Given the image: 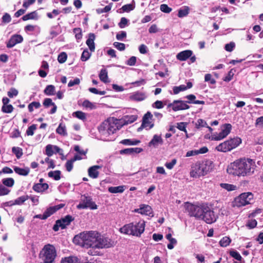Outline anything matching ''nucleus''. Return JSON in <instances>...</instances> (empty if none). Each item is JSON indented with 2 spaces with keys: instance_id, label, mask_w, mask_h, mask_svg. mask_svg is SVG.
Wrapping results in <instances>:
<instances>
[{
  "instance_id": "1",
  "label": "nucleus",
  "mask_w": 263,
  "mask_h": 263,
  "mask_svg": "<svg viewBox=\"0 0 263 263\" xmlns=\"http://www.w3.org/2000/svg\"><path fill=\"white\" fill-rule=\"evenodd\" d=\"M73 242L85 248H89L88 254L91 256L100 255L99 249L108 248L113 246L114 242L96 231L82 232L76 235Z\"/></svg>"
},
{
  "instance_id": "2",
  "label": "nucleus",
  "mask_w": 263,
  "mask_h": 263,
  "mask_svg": "<svg viewBox=\"0 0 263 263\" xmlns=\"http://www.w3.org/2000/svg\"><path fill=\"white\" fill-rule=\"evenodd\" d=\"M256 168L255 161L250 158H242L231 163L227 171L230 175L238 177L249 176L253 174Z\"/></svg>"
},
{
  "instance_id": "3",
  "label": "nucleus",
  "mask_w": 263,
  "mask_h": 263,
  "mask_svg": "<svg viewBox=\"0 0 263 263\" xmlns=\"http://www.w3.org/2000/svg\"><path fill=\"white\" fill-rule=\"evenodd\" d=\"M145 222L140 221L138 222H132L125 224L119 231L121 233L140 237L145 230Z\"/></svg>"
},
{
  "instance_id": "4",
  "label": "nucleus",
  "mask_w": 263,
  "mask_h": 263,
  "mask_svg": "<svg viewBox=\"0 0 263 263\" xmlns=\"http://www.w3.org/2000/svg\"><path fill=\"white\" fill-rule=\"evenodd\" d=\"M120 122L119 119L114 117L108 118L101 126L102 133L105 134L106 133L108 135L114 134L117 130L122 127Z\"/></svg>"
},
{
  "instance_id": "5",
  "label": "nucleus",
  "mask_w": 263,
  "mask_h": 263,
  "mask_svg": "<svg viewBox=\"0 0 263 263\" xmlns=\"http://www.w3.org/2000/svg\"><path fill=\"white\" fill-rule=\"evenodd\" d=\"M241 143L240 138L236 137L227 140L217 145L216 147L217 151L221 152H227L237 147Z\"/></svg>"
},
{
  "instance_id": "6",
  "label": "nucleus",
  "mask_w": 263,
  "mask_h": 263,
  "mask_svg": "<svg viewBox=\"0 0 263 263\" xmlns=\"http://www.w3.org/2000/svg\"><path fill=\"white\" fill-rule=\"evenodd\" d=\"M253 199V195L251 192H247L241 194L236 197L233 201V206L241 207L250 204Z\"/></svg>"
},
{
  "instance_id": "7",
  "label": "nucleus",
  "mask_w": 263,
  "mask_h": 263,
  "mask_svg": "<svg viewBox=\"0 0 263 263\" xmlns=\"http://www.w3.org/2000/svg\"><path fill=\"white\" fill-rule=\"evenodd\" d=\"M206 205V204H202L200 206L190 204L187 206V210L191 216L201 219Z\"/></svg>"
},
{
  "instance_id": "8",
  "label": "nucleus",
  "mask_w": 263,
  "mask_h": 263,
  "mask_svg": "<svg viewBox=\"0 0 263 263\" xmlns=\"http://www.w3.org/2000/svg\"><path fill=\"white\" fill-rule=\"evenodd\" d=\"M79 209H84L89 208L91 210L97 209V205L92 201V198L90 196L83 195L81 198V202L77 205Z\"/></svg>"
},
{
  "instance_id": "9",
  "label": "nucleus",
  "mask_w": 263,
  "mask_h": 263,
  "mask_svg": "<svg viewBox=\"0 0 263 263\" xmlns=\"http://www.w3.org/2000/svg\"><path fill=\"white\" fill-rule=\"evenodd\" d=\"M218 216L215 214L213 210L206 205L201 219L208 224H211L215 222Z\"/></svg>"
},
{
  "instance_id": "10",
  "label": "nucleus",
  "mask_w": 263,
  "mask_h": 263,
  "mask_svg": "<svg viewBox=\"0 0 263 263\" xmlns=\"http://www.w3.org/2000/svg\"><path fill=\"white\" fill-rule=\"evenodd\" d=\"M167 107H171L174 111H177L187 109L190 108V106L185 101L177 100H174L172 103H169L167 105Z\"/></svg>"
},
{
  "instance_id": "11",
  "label": "nucleus",
  "mask_w": 263,
  "mask_h": 263,
  "mask_svg": "<svg viewBox=\"0 0 263 263\" xmlns=\"http://www.w3.org/2000/svg\"><path fill=\"white\" fill-rule=\"evenodd\" d=\"M232 125L230 124H225L221 127V131L217 135H214L212 139L216 141H219L226 138L230 133Z\"/></svg>"
},
{
  "instance_id": "12",
  "label": "nucleus",
  "mask_w": 263,
  "mask_h": 263,
  "mask_svg": "<svg viewBox=\"0 0 263 263\" xmlns=\"http://www.w3.org/2000/svg\"><path fill=\"white\" fill-rule=\"evenodd\" d=\"M202 166L200 162L196 163L192 167V171L190 172V175L194 178H198L200 176L205 175Z\"/></svg>"
},
{
  "instance_id": "13",
  "label": "nucleus",
  "mask_w": 263,
  "mask_h": 263,
  "mask_svg": "<svg viewBox=\"0 0 263 263\" xmlns=\"http://www.w3.org/2000/svg\"><path fill=\"white\" fill-rule=\"evenodd\" d=\"M134 212L151 217L154 216L152 208L147 204H141L139 208L135 209Z\"/></svg>"
},
{
  "instance_id": "14",
  "label": "nucleus",
  "mask_w": 263,
  "mask_h": 263,
  "mask_svg": "<svg viewBox=\"0 0 263 263\" xmlns=\"http://www.w3.org/2000/svg\"><path fill=\"white\" fill-rule=\"evenodd\" d=\"M152 114L150 112H147L143 117L141 126L148 129L153 127L154 124L152 122Z\"/></svg>"
},
{
  "instance_id": "15",
  "label": "nucleus",
  "mask_w": 263,
  "mask_h": 263,
  "mask_svg": "<svg viewBox=\"0 0 263 263\" xmlns=\"http://www.w3.org/2000/svg\"><path fill=\"white\" fill-rule=\"evenodd\" d=\"M40 258L43 261L41 263H49V244L45 245L41 251Z\"/></svg>"
},
{
  "instance_id": "16",
  "label": "nucleus",
  "mask_w": 263,
  "mask_h": 263,
  "mask_svg": "<svg viewBox=\"0 0 263 263\" xmlns=\"http://www.w3.org/2000/svg\"><path fill=\"white\" fill-rule=\"evenodd\" d=\"M23 40L22 35L15 34L12 35L7 43V47L10 48L14 47L16 44L21 43Z\"/></svg>"
},
{
  "instance_id": "17",
  "label": "nucleus",
  "mask_w": 263,
  "mask_h": 263,
  "mask_svg": "<svg viewBox=\"0 0 263 263\" xmlns=\"http://www.w3.org/2000/svg\"><path fill=\"white\" fill-rule=\"evenodd\" d=\"M137 119V116L136 115H126L119 120L121 124H122V127H123L124 125L133 123Z\"/></svg>"
},
{
  "instance_id": "18",
  "label": "nucleus",
  "mask_w": 263,
  "mask_h": 263,
  "mask_svg": "<svg viewBox=\"0 0 263 263\" xmlns=\"http://www.w3.org/2000/svg\"><path fill=\"white\" fill-rule=\"evenodd\" d=\"M145 93L140 91H136L132 93L129 96V99L135 101H142L146 98Z\"/></svg>"
},
{
  "instance_id": "19",
  "label": "nucleus",
  "mask_w": 263,
  "mask_h": 263,
  "mask_svg": "<svg viewBox=\"0 0 263 263\" xmlns=\"http://www.w3.org/2000/svg\"><path fill=\"white\" fill-rule=\"evenodd\" d=\"M101 168L102 166L100 165H93L90 167L88 170L89 176L93 179L98 178L99 175L98 170Z\"/></svg>"
},
{
  "instance_id": "20",
  "label": "nucleus",
  "mask_w": 263,
  "mask_h": 263,
  "mask_svg": "<svg viewBox=\"0 0 263 263\" xmlns=\"http://www.w3.org/2000/svg\"><path fill=\"white\" fill-rule=\"evenodd\" d=\"M201 164L202 166V169H203L205 175L207 174L208 173L211 172L214 167L213 162L210 160H207L202 162L201 163Z\"/></svg>"
},
{
  "instance_id": "21",
  "label": "nucleus",
  "mask_w": 263,
  "mask_h": 263,
  "mask_svg": "<svg viewBox=\"0 0 263 263\" xmlns=\"http://www.w3.org/2000/svg\"><path fill=\"white\" fill-rule=\"evenodd\" d=\"M192 54V51L190 50H186L178 53L176 55V58L179 61H184L191 57Z\"/></svg>"
},
{
  "instance_id": "22",
  "label": "nucleus",
  "mask_w": 263,
  "mask_h": 263,
  "mask_svg": "<svg viewBox=\"0 0 263 263\" xmlns=\"http://www.w3.org/2000/svg\"><path fill=\"white\" fill-rule=\"evenodd\" d=\"M163 140L160 136L155 135L153 139L148 143L149 146L157 147L159 144H162Z\"/></svg>"
},
{
  "instance_id": "23",
  "label": "nucleus",
  "mask_w": 263,
  "mask_h": 263,
  "mask_svg": "<svg viewBox=\"0 0 263 263\" xmlns=\"http://www.w3.org/2000/svg\"><path fill=\"white\" fill-rule=\"evenodd\" d=\"M73 218L70 215H67L61 219L58 220V223L61 225V229H65L66 226L70 224V222L73 220Z\"/></svg>"
},
{
  "instance_id": "24",
  "label": "nucleus",
  "mask_w": 263,
  "mask_h": 263,
  "mask_svg": "<svg viewBox=\"0 0 263 263\" xmlns=\"http://www.w3.org/2000/svg\"><path fill=\"white\" fill-rule=\"evenodd\" d=\"M192 83L191 82H188L186 86L184 85H181L179 86H174L173 87V92L175 95H177L180 91H184L187 89L192 88Z\"/></svg>"
},
{
  "instance_id": "25",
  "label": "nucleus",
  "mask_w": 263,
  "mask_h": 263,
  "mask_svg": "<svg viewBox=\"0 0 263 263\" xmlns=\"http://www.w3.org/2000/svg\"><path fill=\"white\" fill-rule=\"evenodd\" d=\"M29 199L28 196H22L16 198L14 201H10L8 202V204L10 206L13 205H21L23 204L26 200Z\"/></svg>"
},
{
  "instance_id": "26",
  "label": "nucleus",
  "mask_w": 263,
  "mask_h": 263,
  "mask_svg": "<svg viewBox=\"0 0 263 263\" xmlns=\"http://www.w3.org/2000/svg\"><path fill=\"white\" fill-rule=\"evenodd\" d=\"M95 39V34L93 33H90L89 34V38L86 41V44L91 52L94 51L95 49V45L94 43Z\"/></svg>"
},
{
  "instance_id": "27",
  "label": "nucleus",
  "mask_w": 263,
  "mask_h": 263,
  "mask_svg": "<svg viewBox=\"0 0 263 263\" xmlns=\"http://www.w3.org/2000/svg\"><path fill=\"white\" fill-rule=\"evenodd\" d=\"M48 188V185L47 183H39L34 184L33 189L37 192H42Z\"/></svg>"
},
{
  "instance_id": "28",
  "label": "nucleus",
  "mask_w": 263,
  "mask_h": 263,
  "mask_svg": "<svg viewBox=\"0 0 263 263\" xmlns=\"http://www.w3.org/2000/svg\"><path fill=\"white\" fill-rule=\"evenodd\" d=\"M125 190V186H111L108 188V191L111 193H121Z\"/></svg>"
},
{
  "instance_id": "29",
  "label": "nucleus",
  "mask_w": 263,
  "mask_h": 263,
  "mask_svg": "<svg viewBox=\"0 0 263 263\" xmlns=\"http://www.w3.org/2000/svg\"><path fill=\"white\" fill-rule=\"evenodd\" d=\"M38 18L37 13L36 11H33L24 15L22 19L24 21L29 20H37Z\"/></svg>"
},
{
  "instance_id": "30",
  "label": "nucleus",
  "mask_w": 263,
  "mask_h": 263,
  "mask_svg": "<svg viewBox=\"0 0 263 263\" xmlns=\"http://www.w3.org/2000/svg\"><path fill=\"white\" fill-rule=\"evenodd\" d=\"M99 77L100 80L103 82L105 83L109 82L107 71L105 69L101 70Z\"/></svg>"
},
{
  "instance_id": "31",
  "label": "nucleus",
  "mask_w": 263,
  "mask_h": 263,
  "mask_svg": "<svg viewBox=\"0 0 263 263\" xmlns=\"http://www.w3.org/2000/svg\"><path fill=\"white\" fill-rule=\"evenodd\" d=\"M190 8L188 6H184L178 10V16L182 18L186 16L189 13Z\"/></svg>"
},
{
  "instance_id": "32",
  "label": "nucleus",
  "mask_w": 263,
  "mask_h": 263,
  "mask_svg": "<svg viewBox=\"0 0 263 263\" xmlns=\"http://www.w3.org/2000/svg\"><path fill=\"white\" fill-rule=\"evenodd\" d=\"M61 263H80L78 258L73 256H69L63 258Z\"/></svg>"
},
{
  "instance_id": "33",
  "label": "nucleus",
  "mask_w": 263,
  "mask_h": 263,
  "mask_svg": "<svg viewBox=\"0 0 263 263\" xmlns=\"http://www.w3.org/2000/svg\"><path fill=\"white\" fill-rule=\"evenodd\" d=\"M14 172L21 175L26 176L29 172V169L28 168H20L18 167H15L14 168Z\"/></svg>"
},
{
  "instance_id": "34",
  "label": "nucleus",
  "mask_w": 263,
  "mask_h": 263,
  "mask_svg": "<svg viewBox=\"0 0 263 263\" xmlns=\"http://www.w3.org/2000/svg\"><path fill=\"white\" fill-rule=\"evenodd\" d=\"M140 141L138 140L124 139L121 141V143L124 145H138Z\"/></svg>"
},
{
  "instance_id": "35",
  "label": "nucleus",
  "mask_w": 263,
  "mask_h": 263,
  "mask_svg": "<svg viewBox=\"0 0 263 263\" xmlns=\"http://www.w3.org/2000/svg\"><path fill=\"white\" fill-rule=\"evenodd\" d=\"M220 186L228 191H232L237 189V186L228 183H221Z\"/></svg>"
},
{
  "instance_id": "36",
  "label": "nucleus",
  "mask_w": 263,
  "mask_h": 263,
  "mask_svg": "<svg viewBox=\"0 0 263 263\" xmlns=\"http://www.w3.org/2000/svg\"><path fill=\"white\" fill-rule=\"evenodd\" d=\"M231 241V239L227 236L223 237L219 241V245L222 247H227Z\"/></svg>"
},
{
  "instance_id": "37",
  "label": "nucleus",
  "mask_w": 263,
  "mask_h": 263,
  "mask_svg": "<svg viewBox=\"0 0 263 263\" xmlns=\"http://www.w3.org/2000/svg\"><path fill=\"white\" fill-rule=\"evenodd\" d=\"M54 153H58L60 155H63L62 149L57 146L50 145V156Z\"/></svg>"
},
{
  "instance_id": "38",
  "label": "nucleus",
  "mask_w": 263,
  "mask_h": 263,
  "mask_svg": "<svg viewBox=\"0 0 263 263\" xmlns=\"http://www.w3.org/2000/svg\"><path fill=\"white\" fill-rule=\"evenodd\" d=\"M57 133L63 136H66L67 135L65 125H63L61 123L59 125L56 129Z\"/></svg>"
},
{
  "instance_id": "39",
  "label": "nucleus",
  "mask_w": 263,
  "mask_h": 263,
  "mask_svg": "<svg viewBox=\"0 0 263 263\" xmlns=\"http://www.w3.org/2000/svg\"><path fill=\"white\" fill-rule=\"evenodd\" d=\"M13 107L11 104L3 105L2 107V110L4 113L9 114L13 111Z\"/></svg>"
},
{
  "instance_id": "40",
  "label": "nucleus",
  "mask_w": 263,
  "mask_h": 263,
  "mask_svg": "<svg viewBox=\"0 0 263 263\" xmlns=\"http://www.w3.org/2000/svg\"><path fill=\"white\" fill-rule=\"evenodd\" d=\"M46 154L47 155V157L45 159V161L42 160L40 161V163L44 164L45 162L47 163L48 166L47 168H49V144H48L46 146Z\"/></svg>"
},
{
  "instance_id": "41",
  "label": "nucleus",
  "mask_w": 263,
  "mask_h": 263,
  "mask_svg": "<svg viewBox=\"0 0 263 263\" xmlns=\"http://www.w3.org/2000/svg\"><path fill=\"white\" fill-rule=\"evenodd\" d=\"M2 182L5 185L8 187H12L14 184V181L13 178H8L3 179Z\"/></svg>"
},
{
  "instance_id": "42",
  "label": "nucleus",
  "mask_w": 263,
  "mask_h": 263,
  "mask_svg": "<svg viewBox=\"0 0 263 263\" xmlns=\"http://www.w3.org/2000/svg\"><path fill=\"white\" fill-rule=\"evenodd\" d=\"M61 173L60 171H50V178L55 180H59L61 179Z\"/></svg>"
},
{
  "instance_id": "43",
  "label": "nucleus",
  "mask_w": 263,
  "mask_h": 263,
  "mask_svg": "<svg viewBox=\"0 0 263 263\" xmlns=\"http://www.w3.org/2000/svg\"><path fill=\"white\" fill-rule=\"evenodd\" d=\"M49 216V209H47L44 214L36 215L34 216V218H40L41 219H46Z\"/></svg>"
},
{
  "instance_id": "44",
  "label": "nucleus",
  "mask_w": 263,
  "mask_h": 263,
  "mask_svg": "<svg viewBox=\"0 0 263 263\" xmlns=\"http://www.w3.org/2000/svg\"><path fill=\"white\" fill-rule=\"evenodd\" d=\"M12 151L17 158H20L23 155L22 149L20 147H13Z\"/></svg>"
},
{
  "instance_id": "45",
  "label": "nucleus",
  "mask_w": 263,
  "mask_h": 263,
  "mask_svg": "<svg viewBox=\"0 0 263 263\" xmlns=\"http://www.w3.org/2000/svg\"><path fill=\"white\" fill-rule=\"evenodd\" d=\"M91 55V53L88 51L87 49H85L83 51L81 55V60L82 61H86L88 60Z\"/></svg>"
},
{
  "instance_id": "46",
  "label": "nucleus",
  "mask_w": 263,
  "mask_h": 263,
  "mask_svg": "<svg viewBox=\"0 0 263 263\" xmlns=\"http://www.w3.org/2000/svg\"><path fill=\"white\" fill-rule=\"evenodd\" d=\"M40 103L38 102H33L28 105V109L30 112H32L34 108H38L40 106Z\"/></svg>"
},
{
  "instance_id": "47",
  "label": "nucleus",
  "mask_w": 263,
  "mask_h": 263,
  "mask_svg": "<svg viewBox=\"0 0 263 263\" xmlns=\"http://www.w3.org/2000/svg\"><path fill=\"white\" fill-rule=\"evenodd\" d=\"M195 125L196 128H199L200 127L206 126L207 123L204 120L199 119L196 121Z\"/></svg>"
},
{
  "instance_id": "48",
  "label": "nucleus",
  "mask_w": 263,
  "mask_h": 263,
  "mask_svg": "<svg viewBox=\"0 0 263 263\" xmlns=\"http://www.w3.org/2000/svg\"><path fill=\"white\" fill-rule=\"evenodd\" d=\"M73 115L79 119L84 120L86 119V115L84 112L81 111H77L73 112Z\"/></svg>"
},
{
  "instance_id": "49",
  "label": "nucleus",
  "mask_w": 263,
  "mask_h": 263,
  "mask_svg": "<svg viewBox=\"0 0 263 263\" xmlns=\"http://www.w3.org/2000/svg\"><path fill=\"white\" fill-rule=\"evenodd\" d=\"M67 58V55L66 53L64 52H63L58 55V60L59 63H63L66 61Z\"/></svg>"
},
{
  "instance_id": "50",
  "label": "nucleus",
  "mask_w": 263,
  "mask_h": 263,
  "mask_svg": "<svg viewBox=\"0 0 263 263\" xmlns=\"http://www.w3.org/2000/svg\"><path fill=\"white\" fill-rule=\"evenodd\" d=\"M160 9L161 11H162L163 12L166 13H169L172 10V9L171 8L169 7L166 4H162V5H161Z\"/></svg>"
},
{
  "instance_id": "51",
  "label": "nucleus",
  "mask_w": 263,
  "mask_h": 263,
  "mask_svg": "<svg viewBox=\"0 0 263 263\" xmlns=\"http://www.w3.org/2000/svg\"><path fill=\"white\" fill-rule=\"evenodd\" d=\"M64 206V204L61 203L57 205H54L53 206H50V215L53 214L58 210H60V209L63 208Z\"/></svg>"
},
{
  "instance_id": "52",
  "label": "nucleus",
  "mask_w": 263,
  "mask_h": 263,
  "mask_svg": "<svg viewBox=\"0 0 263 263\" xmlns=\"http://www.w3.org/2000/svg\"><path fill=\"white\" fill-rule=\"evenodd\" d=\"M56 256V250L53 246L50 245V263L54 259Z\"/></svg>"
},
{
  "instance_id": "53",
  "label": "nucleus",
  "mask_w": 263,
  "mask_h": 263,
  "mask_svg": "<svg viewBox=\"0 0 263 263\" xmlns=\"http://www.w3.org/2000/svg\"><path fill=\"white\" fill-rule=\"evenodd\" d=\"M73 32L75 34V37L77 40H80L82 37V30L80 28H76L73 29Z\"/></svg>"
},
{
  "instance_id": "54",
  "label": "nucleus",
  "mask_w": 263,
  "mask_h": 263,
  "mask_svg": "<svg viewBox=\"0 0 263 263\" xmlns=\"http://www.w3.org/2000/svg\"><path fill=\"white\" fill-rule=\"evenodd\" d=\"M10 190L3 186V185H0V196H5L6 195H8L9 192Z\"/></svg>"
},
{
  "instance_id": "55",
  "label": "nucleus",
  "mask_w": 263,
  "mask_h": 263,
  "mask_svg": "<svg viewBox=\"0 0 263 263\" xmlns=\"http://www.w3.org/2000/svg\"><path fill=\"white\" fill-rule=\"evenodd\" d=\"M128 20L125 17H122L118 25L120 28H124L127 25Z\"/></svg>"
},
{
  "instance_id": "56",
  "label": "nucleus",
  "mask_w": 263,
  "mask_h": 263,
  "mask_svg": "<svg viewBox=\"0 0 263 263\" xmlns=\"http://www.w3.org/2000/svg\"><path fill=\"white\" fill-rule=\"evenodd\" d=\"M126 37V33L125 31H121L118 33L116 35V39L119 41H123Z\"/></svg>"
},
{
  "instance_id": "57",
  "label": "nucleus",
  "mask_w": 263,
  "mask_h": 263,
  "mask_svg": "<svg viewBox=\"0 0 263 263\" xmlns=\"http://www.w3.org/2000/svg\"><path fill=\"white\" fill-rule=\"evenodd\" d=\"M114 46L120 51H123L125 49V45L124 43L119 42H115L114 43Z\"/></svg>"
},
{
  "instance_id": "58",
  "label": "nucleus",
  "mask_w": 263,
  "mask_h": 263,
  "mask_svg": "<svg viewBox=\"0 0 263 263\" xmlns=\"http://www.w3.org/2000/svg\"><path fill=\"white\" fill-rule=\"evenodd\" d=\"M7 95L10 98H13L18 95V91L14 88H11L10 90L8 91Z\"/></svg>"
},
{
  "instance_id": "59",
  "label": "nucleus",
  "mask_w": 263,
  "mask_h": 263,
  "mask_svg": "<svg viewBox=\"0 0 263 263\" xmlns=\"http://www.w3.org/2000/svg\"><path fill=\"white\" fill-rule=\"evenodd\" d=\"M36 129V126L35 125H32L29 126L26 131V134L28 136H32L34 134V130Z\"/></svg>"
},
{
  "instance_id": "60",
  "label": "nucleus",
  "mask_w": 263,
  "mask_h": 263,
  "mask_svg": "<svg viewBox=\"0 0 263 263\" xmlns=\"http://www.w3.org/2000/svg\"><path fill=\"white\" fill-rule=\"evenodd\" d=\"M2 22L4 23H9L11 20V17L10 14L5 13L2 17Z\"/></svg>"
},
{
  "instance_id": "61",
  "label": "nucleus",
  "mask_w": 263,
  "mask_h": 263,
  "mask_svg": "<svg viewBox=\"0 0 263 263\" xmlns=\"http://www.w3.org/2000/svg\"><path fill=\"white\" fill-rule=\"evenodd\" d=\"M186 123L185 122H180L177 123V128L181 131L185 132V133H186Z\"/></svg>"
},
{
  "instance_id": "62",
  "label": "nucleus",
  "mask_w": 263,
  "mask_h": 263,
  "mask_svg": "<svg viewBox=\"0 0 263 263\" xmlns=\"http://www.w3.org/2000/svg\"><path fill=\"white\" fill-rule=\"evenodd\" d=\"M73 162L74 161L72 159H70L69 160H68L66 163L65 167L66 168V170L68 172H70L72 170L73 168Z\"/></svg>"
},
{
  "instance_id": "63",
  "label": "nucleus",
  "mask_w": 263,
  "mask_h": 263,
  "mask_svg": "<svg viewBox=\"0 0 263 263\" xmlns=\"http://www.w3.org/2000/svg\"><path fill=\"white\" fill-rule=\"evenodd\" d=\"M82 105L86 108H89L90 109H93L95 107V105L88 100H85L83 102Z\"/></svg>"
},
{
  "instance_id": "64",
  "label": "nucleus",
  "mask_w": 263,
  "mask_h": 263,
  "mask_svg": "<svg viewBox=\"0 0 263 263\" xmlns=\"http://www.w3.org/2000/svg\"><path fill=\"white\" fill-rule=\"evenodd\" d=\"M230 255L232 257L237 259V260H241L242 258L240 254L235 251H231Z\"/></svg>"
}]
</instances>
